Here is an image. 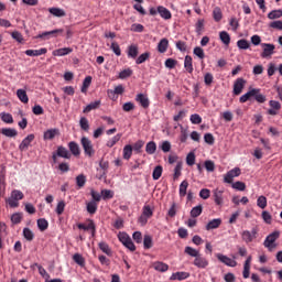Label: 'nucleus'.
<instances>
[{"mask_svg":"<svg viewBox=\"0 0 282 282\" xmlns=\"http://www.w3.org/2000/svg\"><path fill=\"white\" fill-rule=\"evenodd\" d=\"M1 120H2V122H6L7 124H12L14 122L12 115L7 113V112L1 113Z\"/></svg>","mask_w":282,"mask_h":282,"instance_id":"nucleus-48","label":"nucleus"},{"mask_svg":"<svg viewBox=\"0 0 282 282\" xmlns=\"http://www.w3.org/2000/svg\"><path fill=\"white\" fill-rule=\"evenodd\" d=\"M187 166H193L195 164V152H189L186 156Z\"/></svg>","mask_w":282,"mask_h":282,"instance_id":"nucleus-62","label":"nucleus"},{"mask_svg":"<svg viewBox=\"0 0 282 282\" xmlns=\"http://www.w3.org/2000/svg\"><path fill=\"white\" fill-rule=\"evenodd\" d=\"M86 210L87 213H89V215H96L97 210H98V203L96 202H88L86 204Z\"/></svg>","mask_w":282,"mask_h":282,"instance_id":"nucleus-26","label":"nucleus"},{"mask_svg":"<svg viewBox=\"0 0 282 282\" xmlns=\"http://www.w3.org/2000/svg\"><path fill=\"white\" fill-rule=\"evenodd\" d=\"M56 158H65L66 160H69V151L63 147H58L56 153H53L54 164H56Z\"/></svg>","mask_w":282,"mask_h":282,"instance_id":"nucleus-13","label":"nucleus"},{"mask_svg":"<svg viewBox=\"0 0 282 282\" xmlns=\"http://www.w3.org/2000/svg\"><path fill=\"white\" fill-rule=\"evenodd\" d=\"M261 46L263 47V51L261 53L262 58H268L269 56H272L274 54V44L262 43Z\"/></svg>","mask_w":282,"mask_h":282,"instance_id":"nucleus-11","label":"nucleus"},{"mask_svg":"<svg viewBox=\"0 0 282 282\" xmlns=\"http://www.w3.org/2000/svg\"><path fill=\"white\" fill-rule=\"evenodd\" d=\"M131 155H133V147L128 144L123 148V160H131Z\"/></svg>","mask_w":282,"mask_h":282,"instance_id":"nucleus-33","label":"nucleus"},{"mask_svg":"<svg viewBox=\"0 0 282 282\" xmlns=\"http://www.w3.org/2000/svg\"><path fill=\"white\" fill-rule=\"evenodd\" d=\"M58 135H61L58 128L48 129L44 132V140H54V138H58Z\"/></svg>","mask_w":282,"mask_h":282,"instance_id":"nucleus-14","label":"nucleus"},{"mask_svg":"<svg viewBox=\"0 0 282 282\" xmlns=\"http://www.w3.org/2000/svg\"><path fill=\"white\" fill-rule=\"evenodd\" d=\"M118 239L124 246L131 239V237H129L127 232L120 231L118 234Z\"/></svg>","mask_w":282,"mask_h":282,"instance_id":"nucleus-54","label":"nucleus"},{"mask_svg":"<svg viewBox=\"0 0 282 282\" xmlns=\"http://www.w3.org/2000/svg\"><path fill=\"white\" fill-rule=\"evenodd\" d=\"M23 197H25L23 192L19 189H13L11 192V196L9 198H6V202L10 206V208H19V202H21Z\"/></svg>","mask_w":282,"mask_h":282,"instance_id":"nucleus-3","label":"nucleus"},{"mask_svg":"<svg viewBox=\"0 0 282 282\" xmlns=\"http://www.w3.org/2000/svg\"><path fill=\"white\" fill-rule=\"evenodd\" d=\"M48 12L50 14H53V17H57V18L66 17L65 10L61 8H50Z\"/></svg>","mask_w":282,"mask_h":282,"instance_id":"nucleus-29","label":"nucleus"},{"mask_svg":"<svg viewBox=\"0 0 282 282\" xmlns=\"http://www.w3.org/2000/svg\"><path fill=\"white\" fill-rule=\"evenodd\" d=\"M184 67L188 74H193V57L191 55L185 56Z\"/></svg>","mask_w":282,"mask_h":282,"instance_id":"nucleus-23","label":"nucleus"},{"mask_svg":"<svg viewBox=\"0 0 282 282\" xmlns=\"http://www.w3.org/2000/svg\"><path fill=\"white\" fill-rule=\"evenodd\" d=\"M191 276V273L188 272H175L171 275V281H185V279H188Z\"/></svg>","mask_w":282,"mask_h":282,"instance_id":"nucleus-16","label":"nucleus"},{"mask_svg":"<svg viewBox=\"0 0 282 282\" xmlns=\"http://www.w3.org/2000/svg\"><path fill=\"white\" fill-rule=\"evenodd\" d=\"M187 191H188V181H183L180 184V188H178V195H180L181 199L186 197Z\"/></svg>","mask_w":282,"mask_h":282,"instance_id":"nucleus-25","label":"nucleus"},{"mask_svg":"<svg viewBox=\"0 0 282 282\" xmlns=\"http://www.w3.org/2000/svg\"><path fill=\"white\" fill-rule=\"evenodd\" d=\"M1 133L7 138H14V135H17V130L12 128H4L1 130Z\"/></svg>","mask_w":282,"mask_h":282,"instance_id":"nucleus-42","label":"nucleus"},{"mask_svg":"<svg viewBox=\"0 0 282 282\" xmlns=\"http://www.w3.org/2000/svg\"><path fill=\"white\" fill-rule=\"evenodd\" d=\"M150 57H151V53L145 52L137 58L135 63L137 65H142V63H147V61H149Z\"/></svg>","mask_w":282,"mask_h":282,"instance_id":"nucleus-40","label":"nucleus"},{"mask_svg":"<svg viewBox=\"0 0 282 282\" xmlns=\"http://www.w3.org/2000/svg\"><path fill=\"white\" fill-rule=\"evenodd\" d=\"M122 94H124V86L122 85H118L113 90H108L109 98H111V96H122Z\"/></svg>","mask_w":282,"mask_h":282,"instance_id":"nucleus-24","label":"nucleus"},{"mask_svg":"<svg viewBox=\"0 0 282 282\" xmlns=\"http://www.w3.org/2000/svg\"><path fill=\"white\" fill-rule=\"evenodd\" d=\"M189 135L191 134L188 133V130L181 126V134H180L181 142H186Z\"/></svg>","mask_w":282,"mask_h":282,"instance_id":"nucleus-50","label":"nucleus"},{"mask_svg":"<svg viewBox=\"0 0 282 282\" xmlns=\"http://www.w3.org/2000/svg\"><path fill=\"white\" fill-rule=\"evenodd\" d=\"M208 264H209L208 259L202 256V253H199L193 261V265H195L196 268H199L200 270L208 268Z\"/></svg>","mask_w":282,"mask_h":282,"instance_id":"nucleus-7","label":"nucleus"},{"mask_svg":"<svg viewBox=\"0 0 282 282\" xmlns=\"http://www.w3.org/2000/svg\"><path fill=\"white\" fill-rule=\"evenodd\" d=\"M156 149H158V145H155V142H148V144L145 147V151L150 155H153V153H155Z\"/></svg>","mask_w":282,"mask_h":282,"instance_id":"nucleus-53","label":"nucleus"},{"mask_svg":"<svg viewBox=\"0 0 282 282\" xmlns=\"http://www.w3.org/2000/svg\"><path fill=\"white\" fill-rule=\"evenodd\" d=\"M232 188H235L236 191H246V183L237 181L232 184Z\"/></svg>","mask_w":282,"mask_h":282,"instance_id":"nucleus-64","label":"nucleus"},{"mask_svg":"<svg viewBox=\"0 0 282 282\" xmlns=\"http://www.w3.org/2000/svg\"><path fill=\"white\" fill-rule=\"evenodd\" d=\"M63 32H65V30H63V29L45 31V32L36 35L35 39H42V41H50V39H57L58 36H61V34H63Z\"/></svg>","mask_w":282,"mask_h":282,"instance_id":"nucleus-4","label":"nucleus"},{"mask_svg":"<svg viewBox=\"0 0 282 282\" xmlns=\"http://www.w3.org/2000/svg\"><path fill=\"white\" fill-rule=\"evenodd\" d=\"M259 229L252 228V230H243L241 235V239L245 243H252L253 239H257V235Z\"/></svg>","mask_w":282,"mask_h":282,"instance_id":"nucleus-5","label":"nucleus"},{"mask_svg":"<svg viewBox=\"0 0 282 282\" xmlns=\"http://www.w3.org/2000/svg\"><path fill=\"white\" fill-rule=\"evenodd\" d=\"M221 226V218H214L206 225V230H215Z\"/></svg>","mask_w":282,"mask_h":282,"instance_id":"nucleus-21","label":"nucleus"},{"mask_svg":"<svg viewBox=\"0 0 282 282\" xmlns=\"http://www.w3.org/2000/svg\"><path fill=\"white\" fill-rule=\"evenodd\" d=\"M128 56L130 58H138V46L137 45H130L128 47Z\"/></svg>","mask_w":282,"mask_h":282,"instance_id":"nucleus-43","label":"nucleus"},{"mask_svg":"<svg viewBox=\"0 0 282 282\" xmlns=\"http://www.w3.org/2000/svg\"><path fill=\"white\" fill-rule=\"evenodd\" d=\"M91 76H87L84 82H83V86H82V94H87V89H89V87L91 86Z\"/></svg>","mask_w":282,"mask_h":282,"instance_id":"nucleus-38","label":"nucleus"},{"mask_svg":"<svg viewBox=\"0 0 282 282\" xmlns=\"http://www.w3.org/2000/svg\"><path fill=\"white\" fill-rule=\"evenodd\" d=\"M257 206L259 208H267L268 206V198H265V196H259L257 199Z\"/></svg>","mask_w":282,"mask_h":282,"instance_id":"nucleus-49","label":"nucleus"},{"mask_svg":"<svg viewBox=\"0 0 282 282\" xmlns=\"http://www.w3.org/2000/svg\"><path fill=\"white\" fill-rule=\"evenodd\" d=\"M152 268L156 270V272H166L169 271V264L162 262V261H156L152 264Z\"/></svg>","mask_w":282,"mask_h":282,"instance_id":"nucleus-20","label":"nucleus"},{"mask_svg":"<svg viewBox=\"0 0 282 282\" xmlns=\"http://www.w3.org/2000/svg\"><path fill=\"white\" fill-rule=\"evenodd\" d=\"M143 248L145 250H151L153 248V238L150 235H145L143 238Z\"/></svg>","mask_w":282,"mask_h":282,"instance_id":"nucleus-32","label":"nucleus"},{"mask_svg":"<svg viewBox=\"0 0 282 282\" xmlns=\"http://www.w3.org/2000/svg\"><path fill=\"white\" fill-rule=\"evenodd\" d=\"M192 124H202V116L194 113L189 117Z\"/></svg>","mask_w":282,"mask_h":282,"instance_id":"nucleus-61","label":"nucleus"},{"mask_svg":"<svg viewBox=\"0 0 282 282\" xmlns=\"http://www.w3.org/2000/svg\"><path fill=\"white\" fill-rule=\"evenodd\" d=\"M26 56H43V54H47V48L43 47L40 50H26Z\"/></svg>","mask_w":282,"mask_h":282,"instance_id":"nucleus-19","label":"nucleus"},{"mask_svg":"<svg viewBox=\"0 0 282 282\" xmlns=\"http://www.w3.org/2000/svg\"><path fill=\"white\" fill-rule=\"evenodd\" d=\"M74 48L72 47H63L53 51V56H67V54H72Z\"/></svg>","mask_w":282,"mask_h":282,"instance_id":"nucleus-17","label":"nucleus"},{"mask_svg":"<svg viewBox=\"0 0 282 282\" xmlns=\"http://www.w3.org/2000/svg\"><path fill=\"white\" fill-rule=\"evenodd\" d=\"M135 101L142 107L143 109H149L151 101L149 100V96L144 94H138L135 96Z\"/></svg>","mask_w":282,"mask_h":282,"instance_id":"nucleus-12","label":"nucleus"},{"mask_svg":"<svg viewBox=\"0 0 282 282\" xmlns=\"http://www.w3.org/2000/svg\"><path fill=\"white\" fill-rule=\"evenodd\" d=\"M282 17V10H273L268 14V19L274 20V19H281Z\"/></svg>","mask_w":282,"mask_h":282,"instance_id":"nucleus-56","label":"nucleus"},{"mask_svg":"<svg viewBox=\"0 0 282 282\" xmlns=\"http://www.w3.org/2000/svg\"><path fill=\"white\" fill-rule=\"evenodd\" d=\"M142 215L145 216V217H148V219H151V217H153V209H151V206L145 205V206L143 207Z\"/></svg>","mask_w":282,"mask_h":282,"instance_id":"nucleus-60","label":"nucleus"},{"mask_svg":"<svg viewBox=\"0 0 282 282\" xmlns=\"http://www.w3.org/2000/svg\"><path fill=\"white\" fill-rule=\"evenodd\" d=\"M73 261L77 263L80 268H85V258L80 253H75L73 256Z\"/></svg>","mask_w":282,"mask_h":282,"instance_id":"nucleus-36","label":"nucleus"},{"mask_svg":"<svg viewBox=\"0 0 282 282\" xmlns=\"http://www.w3.org/2000/svg\"><path fill=\"white\" fill-rule=\"evenodd\" d=\"M110 50H112V52H113V54H116V56H121L122 55V51L120 50V45L117 42L111 43Z\"/></svg>","mask_w":282,"mask_h":282,"instance_id":"nucleus-55","label":"nucleus"},{"mask_svg":"<svg viewBox=\"0 0 282 282\" xmlns=\"http://www.w3.org/2000/svg\"><path fill=\"white\" fill-rule=\"evenodd\" d=\"M77 228L79 230H90L91 237H96V223L91 219L86 220V224H78Z\"/></svg>","mask_w":282,"mask_h":282,"instance_id":"nucleus-6","label":"nucleus"},{"mask_svg":"<svg viewBox=\"0 0 282 282\" xmlns=\"http://www.w3.org/2000/svg\"><path fill=\"white\" fill-rule=\"evenodd\" d=\"M69 149L73 155H80V149L76 142H69Z\"/></svg>","mask_w":282,"mask_h":282,"instance_id":"nucleus-57","label":"nucleus"},{"mask_svg":"<svg viewBox=\"0 0 282 282\" xmlns=\"http://www.w3.org/2000/svg\"><path fill=\"white\" fill-rule=\"evenodd\" d=\"M100 107V100H96L94 102H90L89 105H87L84 110L83 113H89V111H94V109H98Z\"/></svg>","mask_w":282,"mask_h":282,"instance_id":"nucleus-28","label":"nucleus"},{"mask_svg":"<svg viewBox=\"0 0 282 282\" xmlns=\"http://www.w3.org/2000/svg\"><path fill=\"white\" fill-rule=\"evenodd\" d=\"M203 210H204V207H203L202 205L195 206V207L192 208V210H191V217H193L194 219H195L196 217H199V215H202Z\"/></svg>","mask_w":282,"mask_h":282,"instance_id":"nucleus-37","label":"nucleus"},{"mask_svg":"<svg viewBox=\"0 0 282 282\" xmlns=\"http://www.w3.org/2000/svg\"><path fill=\"white\" fill-rule=\"evenodd\" d=\"M23 237L26 239V241H33L34 240V232L31 231L30 228L25 227L23 229Z\"/></svg>","mask_w":282,"mask_h":282,"instance_id":"nucleus-44","label":"nucleus"},{"mask_svg":"<svg viewBox=\"0 0 282 282\" xmlns=\"http://www.w3.org/2000/svg\"><path fill=\"white\" fill-rule=\"evenodd\" d=\"M83 148H84L86 155H89V158H91V155H94V147H91L90 142H83Z\"/></svg>","mask_w":282,"mask_h":282,"instance_id":"nucleus-41","label":"nucleus"},{"mask_svg":"<svg viewBox=\"0 0 282 282\" xmlns=\"http://www.w3.org/2000/svg\"><path fill=\"white\" fill-rule=\"evenodd\" d=\"M79 127L83 131H89V120L85 117H82L79 120Z\"/></svg>","mask_w":282,"mask_h":282,"instance_id":"nucleus-47","label":"nucleus"},{"mask_svg":"<svg viewBox=\"0 0 282 282\" xmlns=\"http://www.w3.org/2000/svg\"><path fill=\"white\" fill-rule=\"evenodd\" d=\"M17 96L21 102L26 105V102H30V98H28V93L24 89H18Z\"/></svg>","mask_w":282,"mask_h":282,"instance_id":"nucleus-27","label":"nucleus"},{"mask_svg":"<svg viewBox=\"0 0 282 282\" xmlns=\"http://www.w3.org/2000/svg\"><path fill=\"white\" fill-rule=\"evenodd\" d=\"M213 17H214V21H216L217 23H219V21H221V19H224V14L221 13V8L216 7L213 10Z\"/></svg>","mask_w":282,"mask_h":282,"instance_id":"nucleus-34","label":"nucleus"},{"mask_svg":"<svg viewBox=\"0 0 282 282\" xmlns=\"http://www.w3.org/2000/svg\"><path fill=\"white\" fill-rule=\"evenodd\" d=\"M90 196L93 198V200L90 202H95V204H98L100 202V199H102V193H98L95 189H90Z\"/></svg>","mask_w":282,"mask_h":282,"instance_id":"nucleus-45","label":"nucleus"},{"mask_svg":"<svg viewBox=\"0 0 282 282\" xmlns=\"http://www.w3.org/2000/svg\"><path fill=\"white\" fill-rule=\"evenodd\" d=\"M133 75V70L131 68H126L119 73L120 80H124V78H129Z\"/></svg>","mask_w":282,"mask_h":282,"instance_id":"nucleus-39","label":"nucleus"},{"mask_svg":"<svg viewBox=\"0 0 282 282\" xmlns=\"http://www.w3.org/2000/svg\"><path fill=\"white\" fill-rule=\"evenodd\" d=\"M158 12L160 13V17L165 20L172 19L173 17L171 11L163 6L158 7Z\"/></svg>","mask_w":282,"mask_h":282,"instance_id":"nucleus-18","label":"nucleus"},{"mask_svg":"<svg viewBox=\"0 0 282 282\" xmlns=\"http://www.w3.org/2000/svg\"><path fill=\"white\" fill-rule=\"evenodd\" d=\"M195 28H196V33L198 34V35H202V32H204V20H198L197 22H196V25H195Z\"/></svg>","mask_w":282,"mask_h":282,"instance_id":"nucleus-63","label":"nucleus"},{"mask_svg":"<svg viewBox=\"0 0 282 282\" xmlns=\"http://www.w3.org/2000/svg\"><path fill=\"white\" fill-rule=\"evenodd\" d=\"M219 39L224 45H230V34H228V32L221 31L219 33Z\"/></svg>","mask_w":282,"mask_h":282,"instance_id":"nucleus-35","label":"nucleus"},{"mask_svg":"<svg viewBox=\"0 0 282 282\" xmlns=\"http://www.w3.org/2000/svg\"><path fill=\"white\" fill-rule=\"evenodd\" d=\"M237 47H239V50H249L250 42H248V40L241 39L237 42Z\"/></svg>","mask_w":282,"mask_h":282,"instance_id":"nucleus-46","label":"nucleus"},{"mask_svg":"<svg viewBox=\"0 0 282 282\" xmlns=\"http://www.w3.org/2000/svg\"><path fill=\"white\" fill-rule=\"evenodd\" d=\"M269 107L271 108L267 111L269 116H279V111H281V102L276 100H270Z\"/></svg>","mask_w":282,"mask_h":282,"instance_id":"nucleus-10","label":"nucleus"},{"mask_svg":"<svg viewBox=\"0 0 282 282\" xmlns=\"http://www.w3.org/2000/svg\"><path fill=\"white\" fill-rule=\"evenodd\" d=\"M252 98H254V100L258 101L260 105H263V102H265L267 100L265 95L261 94V89L251 88L247 94L242 95L239 98V102H248V100H252Z\"/></svg>","mask_w":282,"mask_h":282,"instance_id":"nucleus-1","label":"nucleus"},{"mask_svg":"<svg viewBox=\"0 0 282 282\" xmlns=\"http://www.w3.org/2000/svg\"><path fill=\"white\" fill-rule=\"evenodd\" d=\"M243 87H246V79L237 78L234 83V96H240L243 91Z\"/></svg>","mask_w":282,"mask_h":282,"instance_id":"nucleus-9","label":"nucleus"},{"mask_svg":"<svg viewBox=\"0 0 282 282\" xmlns=\"http://www.w3.org/2000/svg\"><path fill=\"white\" fill-rule=\"evenodd\" d=\"M167 50H169V40L164 37L158 44V52H160V54H164Z\"/></svg>","mask_w":282,"mask_h":282,"instance_id":"nucleus-22","label":"nucleus"},{"mask_svg":"<svg viewBox=\"0 0 282 282\" xmlns=\"http://www.w3.org/2000/svg\"><path fill=\"white\" fill-rule=\"evenodd\" d=\"M86 183H87V177H85L84 174H80L76 177V184L78 188H83V186H85Z\"/></svg>","mask_w":282,"mask_h":282,"instance_id":"nucleus-52","label":"nucleus"},{"mask_svg":"<svg viewBox=\"0 0 282 282\" xmlns=\"http://www.w3.org/2000/svg\"><path fill=\"white\" fill-rule=\"evenodd\" d=\"M185 254H188L189 257H194L196 259L197 256L199 254V251H197L196 249H193V247H186Z\"/></svg>","mask_w":282,"mask_h":282,"instance_id":"nucleus-59","label":"nucleus"},{"mask_svg":"<svg viewBox=\"0 0 282 282\" xmlns=\"http://www.w3.org/2000/svg\"><path fill=\"white\" fill-rule=\"evenodd\" d=\"M216 258L218 259V261H220V263L228 265V268H237V261L230 259L228 256L217 253Z\"/></svg>","mask_w":282,"mask_h":282,"instance_id":"nucleus-8","label":"nucleus"},{"mask_svg":"<svg viewBox=\"0 0 282 282\" xmlns=\"http://www.w3.org/2000/svg\"><path fill=\"white\" fill-rule=\"evenodd\" d=\"M98 246H99V249L101 250V252H104L108 257H111L112 251H111V248H109V245L107 242L101 241L98 243Z\"/></svg>","mask_w":282,"mask_h":282,"instance_id":"nucleus-31","label":"nucleus"},{"mask_svg":"<svg viewBox=\"0 0 282 282\" xmlns=\"http://www.w3.org/2000/svg\"><path fill=\"white\" fill-rule=\"evenodd\" d=\"M37 228L41 230V232H45L47 228H50V223L45 218L37 219Z\"/></svg>","mask_w":282,"mask_h":282,"instance_id":"nucleus-30","label":"nucleus"},{"mask_svg":"<svg viewBox=\"0 0 282 282\" xmlns=\"http://www.w3.org/2000/svg\"><path fill=\"white\" fill-rule=\"evenodd\" d=\"M279 237H281V231H273L264 239L263 246L269 250V252H274L276 248V239H279Z\"/></svg>","mask_w":282,"mask_h":282,"instance_id":"nucleus-2","label":"nucleus"},{"mask_svg":"<svg viewBox=\"0 0 282 282\" xmlns=\"http://www.w3.org/2000/svg\"><path fill=\"white\" fill-rule=\"evenodd\" d=\"M194 54H195V56H197L200 59L206 58V54L204 53V48H202L199 46L194 47Z\"/></svg>","mask_w":282,"mask_h":282,"instance_id":"nucleus-58","label":"nucleus"},{"mask_svg":"<svg viewBox=\"0 0 282 282\" xmlns=\"http://www.w3.org/2000/svg\"><path fill=\"white\" fill-rule=\"evenodd\" d=\"M214 202L217 206L224 204V189L217 188L214 191Z\"/></svg>","mask_w":282,"mask_h":282,"instance_id":"nucleus-15","label":"nucleus"},{"mask_svg":"<svg viewBox=\"0 0 282 282\" xmlns=\"http://www.w3.org/2000/svg\"><path fill=\"white\" fill-rule=\"evenodd\" d=\"M162 171L163 169L161 165L155 166L152 173L153 180H160V177H162Z\"/></svg>","mask_w":282,"mask_h":282,"instance_id":"nucleus-51","label":"nucleus"}]
</instances>
